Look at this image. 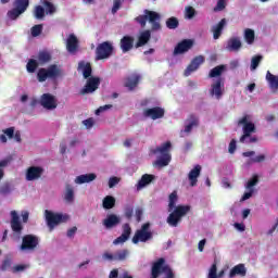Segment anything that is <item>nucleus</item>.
I'll return each instance as SVG.
<instances>
[{
	"instance_id": "052dcab7",
	"label": "nucleus",
	"mask_w": 278,
	"mask_h": 278,
	"mask_svg": "<svg viewBox=\"0 0 278 278\" xmlns=\"http://www.w3.org/2000/svg\"><path fill=\"white\" fill-rule=\"evenodd\" d=\"M125 216L128 220L134 216V207L128 206L125 208Z\"/></svg>"
},
{
	"instance_id": "5fc2aeb1",
	"label": "nucleus",
	"mask_w": 278,
	"mask_h": 278,
	"mask_svg": "<svg viewBox=\"0 0 278 278\" xmlns=\"http://www.w3.org/2000/svg\"><path fill=\"white\" fill-rule=\"evenodd\" d=\"M102 260H104L105 262H116V256L115 254H112L110 252H104L102 254Z\"/></svg>"
},
{
	"instance_id": "774afa93",
	"label": "nucleus",
	"mask_w": 278,
	"mask_h": 278,
	"mask_svg": "<svg viewBox=\"0 0 278 278\" xmlns=\"http://www.w3.org/2000/svg\"><path fill=\"white\" fill-rule=\"evenodd\" d=\"M21 216H22L23 223H27V220H29V212H27V211H22Z\"/></svg>"
},
{
	"instance_id": "a878e982",
	"label": "nucleus",
	"mask_w": 278,
	"mask_h": 278,
	"mask_svg": "<svg viewBox=\"0 0 278 278\" xmlns=\"http://www.w3.org/2000/svg\"><path fill=\"white\" fill-rule=\"evenodd\" d=\"M155 179V175L144 174L141 176L140 180L136 185L138 191L142 190V188H147L149 184H151Z\"/></svg>"
},
{
	"instance_id": "79ce46f5",
	"label": "nucleus",
	"mask_w": 278,
	"mask_h": 278,
	"mask_svg": "<svg viewBox=\"0 0 278 278\" xmlns=\"http://www.w3.org/2000/svg\"><path fill=\"white\" fill-rule=\"evenodd\" d=\"M34 16L38 21L45 18V8H42L41 5H37L34 11Z\"/></svg>"
},
{
	"instance_id": "f704fd0d",
	"label": "nucleus",
	"mask_w": 278,
	"mask_h": 278,
	"mask_svg": "<svg viewBox=\"0 0 278 278\" xmlns=\"http://www.w3.org/2000/svg\"><path fill=\"white\" fill-rule=\"evenodd\" d=\"M244 40L247 45H253V42H255V30L247 28L244 30Z\"/></svg>"
},
{
	"instance_id": "49530a36",
	"label": "nucleus",
	"mask_w": 278,
	"mask_h": 278,
	"mask_svg": "<svg viewBox=\"0 0 278 278\" xmlns=\"http://www.w3.org/2000/svg\"><path fill=\"white\" fill-rule=\"evenodd\" d=\"M260 182V177L257 175H254L247 184L245 188L248 190H253L254 186H257V184Z\"/></svg>"
},
{
	"instance_id": "ddd939ff",
	"label": "nucleus",
	"mask_w": 278,
	"mask_h": 278,
	"mask_svg": "<svg viewBox=\"0 0 278 278\" xmlns=\"http://www.w3.org/2000/svg\"><path fill=\"white\" fill-rule=\"evenodd\" d=\"M164 114H166V111L161 106H154L143 111L144 118H151L152 121L164 118Z\"/></svg>"
},
{
	"instance_id": "393cba45",
	"label": "nucleus",
	"mask_w": 278,
	"mask_h": 278,
	"mask_svg": "<svg viewBox=\"0 0 278 278\" xmlns=\"http://www.w3.org/2000/svg\"><path fill=\"white\" fill-rule=\"evenodd\" d=\"M78 71H83V77L85 79H90L92 77V65L86 61H80L78 63Z\"/></svg>"
},
{
	"instance_id": "39448f33",
	"label": "nucleus",
	"mask_w": 278,
	"mask_h": 278,
	"mask_svg": "<svg viewBox=\"0 0 278 278\" xmlns=\"http://www.w3.org/2000/svg\"><path fill=\"white\" fill-rule=\"evenodd\" d=\"M46 223L49 227V231H53L61 223H66L70 218L68 215L62 213H53L52 211H45Z\"/></svg>"
},
{
	"instance_id": "9d476101",
	"label": "nucleus",
	"mask_w": 278,
	"mask_h": 278,
	"mask_svg": "<svg viewBox=\"0 0 278 278\" xmlns=\"http://www.w3.org/2000/svg\"><path fill=\"white\" fill-rule=\"evenodd\" d=\"M211 97H215L217 101L223 99V94H225V78L219 77L213 80L210 89Z\"/></svg>"
},
{
	"instance_id": "7c9ffc66",
	"label": "nucleus",
	"mask_w": 278,
	"mask_h": 278,
	"mask_svg": "<svg viewBox=\"0 0 278 278\" xmlns=\"http://www.w3.org/2000/svg\"><path fill=\"white\" fill-rule=\"evenodd\" d=\"M225 71H227V65H217L210 71L208 77L211 79H214L215 77H217V79H218L220 77V75H223V73H225Z\"/></svg>"
},
{
	"instance_id": "09e8293b",
	"label": "nucleus",
	"mask_w": 278,
	"mask_h": 278,
	"mask_svg": "<svg viewBox=\"0 0 278 278\" xmlns=\"http://www.w3.org/2000/svg\"><path fill=\"white\" fill-rule=\"evenodd\" d=\"M185 16L186 18L192 20L193 16H197V10H194L192 7H187L185 9Z\"/></svg>"
},
{
	"instance_id": "2f4dec72",
	"label": "nucleus",
	"mask_w": 278,
	"mask_h": 278,
	"mask_svg": "<svg viewBox=\"0 0 278 278\" xmlns=\"http://www.w3.org/2000/svg\"><path fill=\"white\" fill-rule=\"evenodd\" d=\"M266 80L268 81L269 88H271V90H278V76L271 74L270 71H268L266 74Z\"/></svg>"
},
{
	"instance_id": "c85d7f7f",
	"label": "nucleus",
	"mask_w": 278,
	"mask_h": 278,
	"mask_svg": "<svg viewBox=\"0 0 278 278\" xmlns=\"http://www.w3.org/2000/svg\"><path fill=\"white\" fill-rule=\"evenodd\" d=\"M94 179H97V174L94 173L84 174L76 177L75 184H79V185L90 184V181H94Z\"/></svg>"
},
{
	"instance_id": "de8ad7c7",
	"label": "nucleus",
	"mask_w": 278,
	"mask_h": 278,
	"mask_svg": "<svg viewBox=\"0 0 278 278\" xmlns=\"http://www.w3.org/2000/svg\"><path fill=\"white\" fill-rule=\"evenodd\" d=\"M42 5H45L48 14L55 13V5H53V3H51V2H49V0H43Z\"/></svg>"
},
{
	"instance_id": "f3484780",
	"label": "nucleus",
	"mask_w": 278,
	"mask_h": 278,
	"mask_svg": "<svg viewBox=\"0 0 278 278\" xmlns=\"http://www.w3.org/2000/svg\"><path fill=\"white\" fill-rule=\"evenodd\" d=\"M203 62H205V56L203 55L195 56L185 70V73H184L185 77H190V75H192V73H194V71H197L199 66L203 64Z\"/></svg>"
},
{
	"instance_id": "2eb2a0df",
	"label": "nucleus",
	"mask_w": 278,
	"mask_h": 278,
	"mask_svg": "<svg viewBox=\"0 0 278 278\" xmlns=\"http://www.w3.org/2000/svg\"><path fill=\"white\" fill-rule=\"evenodd\" d=\"M45 173V168L40 166H30L26 170V181H36V179H40L42 174Z\"/></svg>"
},
{
	"instance_id": "dca6fc26",
	"label": "nucleus",
	"mask_w": 278,
	"mask_h": 278,
	"mask_svg": "<svg viewBox=\"0 0 278 278\" xmlns=\"http://www.w3.org/2000/svg\"><path fill=\"white\" fill-rule=\"evenodd\" d=\"M11 229L16 236L23 233V224H21V217H18L16 211H11Z\"/></svg>"
},
{
	"instance_id": "e433bc0d",
	"label": "nucleus",
	"mask_w": 278,
	"mask_h": 278,
	"mask_svg": "<svg viewBox=\"0 0 278 278\" xmlns=\"http://www.w3.org/2000/svg\"><path fill=\"white\" fill-rule=\"evenodd\" d=\"M165 25L167 29H177V27H179V20L175 16H172L166 20Z\"/></svg>"
},
{
	"instance_id": "4be33fe9",
	"label": "nucleus",
	"mask_w": 278,
	"mask_h": 278,
	"mask_svg": "<svg viewBox=\"0 0 278 278\" xmlns=\"http://www.w3.org/2000/svg\"><path fill=\"white\" fill-rule=\"evenodd\" d=\"M77 49H79V39L75 34H71L66 41V50L68 53H76Z\"/></svg>"
},
{
	"instance_id": "6e6552de",
	"label": "nucleus",
	"mask_w": 278,
	"mask_h": 278,
	"mask_svg": "<svg viewBox=\"0 0 278 278\" xmlns=\"http://www.w3.org/2000/svg\"><path fill=\"white\" fill-rule=\"evenodd\" d=\"M13 9L8 11L7 16L11 21H16L21 14H25L27 12V8H29V0H14Z\"/></svg>"
},
{
	"instance_id": "20e7f679",
	"label": "nucleus",
	"mask_w": 278,
	"mask_h": 278,
	"mask_svg": "<svg viewBox=\"0 0 278 278\" xmlns=\"http://www.w3.org/2000/svg\"><path fill=\"white\" fill-rule=\"evenodd\" d=\"M62 77V70L58 65L52 64L48 68L41 67L37 72V79L40 83L47 81V79H58Z\"/></svg>"
},
{
	"instance_id": "9b49d317",
	"label": "nucleus",
	"mask_w": 278,
	"mask_h": 278,
	"mask_svg": "<svg viewBox=\"0 0 278 278\" xmlns=\"http://www.w3.org/2000/svg\"><path fill=\"white\" fill-rule=\"evenodd\" d=\"M40 244V239L35 235H25L22 238V244L20 249L22 251H36Z\"/></svg>"
},
{
	"instance_id": "603ef678",
	"label": "nucleus",
	"mask_w": 278,
	"mask_h": 278,
	"mask_svg": "<svg viewBox=\"0 0 278 278\" xmlns=\"http://www.w3.org/2000/svg\"><path fill=\"white\" fill-rule=\"evenodd\" d=\"M12 267V261L10 258H5L2 262V265L0 267V270H2L3 273H5V270H10V268Z\"/></svg>"
},
{
	"instance_id": "6e6d98bb",
	"label": "nucleus",
	"mask_w": 278,
	"mask_h": 278,
	"mask_svg": "<svg viewBox=\"0 0 278 278\" xmlns=\"http://www.w3.org/2000/svg\"><path fill=\"white\" fill-rule=\"evenodd\" d=\"M12 192V187L10 184H4L0 187V194H10Z\"/></svg>"
},
{
	"instance_id": "0eeeda50",
	"label": "nucleus",
	"mask_w": 278,
	"mask_h": 278,
	"mask_svg": "<svg viewBox=\"0 0 278 278\" xmlns=\"http://www.w3.org/2000/svg\"><path fill=\"white\" fill-rule=\"evenodd\" d=\"M151 224L146 223L141 226L140 229L136 230L132 237V244H138L139 242H149L153 240V232L150 231Z\"/></svg>"
},
{
	"instance_id": "6ab92c4d",
	"label": "nucleus",
	"mask_w": 278,
	"mask_h": 278,
	"mask_svg": "<svg viewBox=\"0 0 278 278\" xmlns=\"http://www.w3.org/2000/svg\"><path fill=\"white\" fill-rule=\"evenodd\" d=\"M134 42H136L134 36L126 35L119 40V49L124 53H129L134 49Z\"/></svg>"
},
{
	"instance_id": "0e129e2a",
	"label": "nucleus",
	"mask_w": 278,
	"mask_h": 278,
	"mask_svg": "<svg viewBox=\"0 0 278 278\" xmlns=\"http://www.w3.org/2000/svg\"><path fill=\"white\" fill-rule=\"evenodd\" d=\"M105 110H112V104H106V105L100 106L96 111V114L99 116V114H101V112H105Z\"/></svg>"
},
{
	"instance_id": "aec40b11",
	"label": "nucleus",
	"mask_w": 278,
	"mask_h": 278,
	"mask_svg": "<svg viewBox=\"0 0 278 278\" xmlns=\"http://www.w3.org/2000/svg\"><path fill=\"white\" fill-rule=\"evenodd\" d=\"M129 236H131V226L124 224L122 235L113 241V244H125L129 240Z\"/></svg>"
},
{
	"instance_id": "f257e3e1",
	"label": "nucleus",
	"mask_w": 278,
	"mask_h": 278,
	"mask_svg": "<svg viewBox=\"0 0 278 278\" xmlns=\"http://www.w3.org/2000/svg\"><path fill=\"white\" fill-rule=\"evenodd\" d=\"M162 15L155 11H151L149 9L143 10L142 15H138L135 17V22L140 25V27H147V22L151 24V29H146L140 33L138 40L135 45L136 49H140V47H144V45L149 43L151 40V31H160L162 30Z\"/></svg>"
},
{
	"instance_id": "864d4df0",
	"label": "nucleus",
	"mask_w": 278,
	"mask_h": 278,
	"mask_svg": "<svg viewBox=\"0 0 278 278\" xmlns=\"http://www.w3.org/2000/svg\"><path fill=\"white\" fill-rule=\"evenodd\" d=\"M227 7L226 0H218L216 7L214 8L215 12H223Z\"/></svg>"
},
{
	"instance_id": "5701e85b",
	"label": "nucleus",
	"mask_w": 278,
	"mask_h": 278,
	"mask_svg": "<svg viewBox=\"0 0 278 278\" xmlns=\"http://www.w3.org/2000/svg\"><path fill=\"white\" fill-rule=\"evenodd\" d=\"M201 176V165H195L188 175L191 188H194L199 182V177Z\"/></svg>"
},
{
	"instance_id": "3c124183",
	"label": "nucleus",
	"mask_w": 278,
	"mask_h": 278,
	"mask_svg": "<svg viewBox=\"0 0 278 278\" xmlns=\"http://www.w3.org/2000/svg\"><path fill=\"white\" fill-rule=\"evenodd\" d=\"M123 5V0H113L112 14H116Z\"/></svg>"
},
{
	"instance_id": "4d7b16f0",
	"label": "nucleus",
	"mask_w": 278,
	"mask_h": 278,
	"mask_svg": "<svg viewBox=\"0 0 278 278\" xmlns=\"http://www.w3.org/2000/svg\"><path fill=\"white\" fill-rule=\"evenodd\" d=\"M265 161H266V155H264V154H260V155L250 160V162L252 164H261V162H265Z\"/></svg>"
},
{
	"instance_id": "58836bf2",
	"label": "nucleus",
	"mask_w": 278,
	"mask_h": 278,
	"mask_svg": "<svg viewBox=\"0 0 278 278\" xmlns=\"http://www.w3.org/2000/svg\"><path fill=\"white\" fill-rule=\"evenodd\" d=\"M129 255V250H119L115 253V262H125Z\"/></svg>"
},
{
	"instance_id": "cd10ccee",
	"label": "nucleus",
	"mask_w": 278,
	"mask_h": 278,
	"mask_svg": "<svg viewBox=\"0 0 278 278\" xmlns=\"http://www.w3.org/2000/svg\"><path fill=\"white\" fill-rule=\"evenodd\" d=\"M225 25H227V20L222 18L217 25L213 26V38L214 40H218L223 35V29H225Z\"/></svg>"
},
{
	"instance_id": "1a4fd4ad",
	"label": "nucleus",
	"mask_w": 278,
	"mask_h": 278,
	"mask_svg": "<svg viewBox=\"0 0 278 278\" xmlns=\"http://www.w3.org/2000/svg\"><path fill=\"white\" fill-rule=\"evenodd\" d=\"M114 54V45L112 41H103L96 48V60H108Z\"/></svg>"
},
{
	"instance_id": "72a5a7b5",
	"label": "nucleus",
	"mask_w": 278,
	"mask_h": 278,
	"mask_svg": "<svg viewBox=\"0 0 278 278\" xmlns=\"http://www.w3.org/2000/svg\"><path fill=\"white\" fill-rule=\"evenodd\" d=\"M37 60L39 64H48V62H51V53L48 51H40L37 55Z\"/></svg>"
},
{
	"instance_id": "bb28decb",
	"label": "nucleus",
	"mask_w": 278,
	"mask_h": 278,
	"mask_svg": "<svg viewBox=\"0 0 278 278\" xmlns=\"http://www.w3.org/2000/svg\"><path fill=\"white\" fill-rule=\"evenodd\" d=\"M247 277V267L244 264H238L230 269L229 278L233 277Z\"/></svg>"
},
{
	"instance_id": "338daca9",
	"label": "nucleus",
	"mask_w": 278,
	"mask_h": 278,
	"mask_svg": "<svg viewBox=\"0 0 278 278\" xmlns=\"http://www.w3.org/2000/svg\"><path fill=\"white\" fill-rule=\"evenodd\" d=\"M77 233V227L74 226L67 230V238H73Z\"/></svg>"
},
{
	"instance_id": "c9c22d12",
	"label": "nucleus",
	"mask_w": 278,
	"mask_h": 278,
	"mask_svg": "<svg viewBox=\"0 0 278 278\" xmlns=\"http://www.w3.org/2000/svg\"><path fill=\"white\" fill-rule=\"evenodd\" d=\"M38 66H40V63L35 59H30L26 64V71L27 73H34L38 70Z\"/></svg>"
},
{
	"instance_id": "a19ab883",
	"label": "nucleus",
	"mask_w": 278,
	"mask_h": 278,
	"mask_svg": "<svg viewBox=\"0 0 278 278\" xmlns=\"http://www.w3.org/2000/svg\"><path fill=\"white\" fill-rule=\"evenodd\" d=\"M262 60H264V56L257 54V55H254L251 60V71H255L257 68V66H260Z\"/></svg>"
},
{
	"instance_id": "a211bd4d",
	"label": "nucleus",
	"mask_w": 278,
	"mask_h": 278,
	"mask_svg": "<svg viewBox=\"0 0 278 278\" xmlns=\"http://www.w3.org/2000/svg\"><path fill=\"white\" fill-rule=\"evenodd\" d=\"M194 47L192 39H184L174 49V55H181V53H188V50Z\"/></svg>"
},
{
	"instance_id": "37998d69",
	"label": "nucleus",
	"mask_w": 278,
	"mask_h": 278,
	"mask_svg": "<svg viewBox=\"0 0 278 278\" xmlns=\"http://www.w3.org/2000/svg\"><path fill=\"white\" fill-rule=\"evenodd\" d=\"M30 34L33 38H38L42 34V24H37L30 28Z\"/></svg>"
},
{
	"instance_id": "4c0bfd02",
	"label": "nucleus",
	"mask_w": 278,
	"mask_h": 278,
	"mask_svg": "<svg viewBox=\"0 0 278 278\" xmlns=\"http://www.w3.org/2000/svg\"><path fill=\"white\" fill-rule=\"evenodd\" d=\"M190 123L185 127V132L190 134L192 131V127H198L199 126V118L194 115H190Z\"/></svg>"
},
{
	"instance_id": "ea45409f",
	"label": "nucleus",
	"mask_w": 278,
	"mask_h": 278,
	"mask_svg": "<svg viewBox=\"0 0 278 278\" xmlns=\"http://www.w3.org/2000/svg\"><path fill=\"white\" fill-rule=\"evenodd\" d=\"M12 162V157H7L4 160L0 161V181L3 179L5 172H3L4 168Z\"/></svg>"
},
{
	"instance_id": "f8f14e48",
	"label": "nucleus",
	"mask_w": 278,
	"mask_h": 278,
	"mask_svg": "<svg viewBox=\"0 0 278 278\" xmlns=\"http://www.w3.org/2000/svg\"><path fill=\"white\" fill-rule=\"evenodd\" d=\"M101 86V78L99 77H90L87 79L85 87L80 90V94H91Z\"/></svg>"
},
{
	"instance_id": "680f3d73",
	"label": "nucleus",
	"mask_w": 278,
	"mask_h": 278,
	"mask_svg": "<svg viewBox=\"0 0 278 278\" xmlns=\"http://www.w3.org/2000/svg\"><path fill=\"white\" fill-rule=\"evenodd\" d=\"M3 134L8 136V138H14V127H10L3 130Z\"/></svg>"
},
{
	"instance_id": "bf43d9fd",
	"label": "nucleus",
	"mask_w": 278,
	"mask_h": 278,
	"mask_svg": "<svg viewBox=\"0 0 278 278\" xmlns=\"http://www.w3.org/2000/svg\"><path fill=\"white\" fill-rule=\"evenodd\" d=\"M236 149H237V141H236V139H232L228 147V153L233 155V153H236Z\"/></svg>"
},
{
	"instance_id": "4468645a",
	"label": "nucleus",
	"mask_w": 278,
	"mask_h": 278,
	"mask_svg": "<svg viewBox=\"0 0 278 278\" xmlns=\"http://www.w3.org/2000/svg\"><path fill=\"white\" fill-rule=\"evenodd\" d=\"M40 105H42L45 110H55V108H58V101L55 100V96L51 93H43L40 97Z\"/></svg>"
},
{
	"instance_id": "423d86ee",
	"label": "nucleus",
	"mask_w": 278,
	"mask_h": 278,
	"mask_svg": "<svg viewBox=\"0 0 278 278\" xmlns=\"http://www.w3.org/2000/svg\"><path fill=\"white\" fill-rule=\"evenodd\" d=\"M190 205H178L167 217V224L169 227H177L181 223V217L186 216L190 212Z\"/></svg>"
},
{
	"instance_id": "7ed1b4c3",
	"label": "nucleus",
	"mask_w": 278,
	"mask_h": 278,
	"mask_svg": "<svg viewBox=\"0 0 278 278\" xmlns=\"http://www.w3.org/2000/svg\"><path fill=\"white\" fill-rule=\"evenodd\" d=\"M173 147V143L170 141H166L162 143L160 147H156L155 149L151 150L152 155H162L154 162V166H157L159 168H164V166H168L170 164V149Z\"/></svg>"
},
{
	"instance_id": "f03ea898",
	"label": "nucleus",
	"mask_w": 278,
	"mask_h": 278,
	"mask_svg": "<svg viewBox=\"0 0 278 278\" xmlns=\"http://www.w3.org/2000/svg\"><path fill=\"white\" fill-rule=\"evenodd\" d=\"M238 127H242L243 135L239 141L241 144H255L257 142V136H252L257 131L255 123L251 121V115L245 114L237 122Z\"/></svg>"
},
{
	"instance_id": "13d9d810",
	"label": "nucleus",
	"mask_w": 278,
	"mask_h": 278,
	"mask_svg": "<svg viewBox=\"0 0 278 278\" xmlns=\"http://www.w3.org/2000/svg\"><path fill=\"white\" fill-rule=\"evenodd\" d=\"M83 125H85L87 129H92V127H94V119L92 117L87 118L83 121Z\"/></svg>"
},
{
	"instance_id": "8fccbe9b",
	"label": "nucleus",
	"mask_w": 278,
	"mask_h": 278,
	"mask_svg": "<svg viewBox=\"0 0 278 278\" xmlns=\"http://www.w3.org/2000/svg\"><path fill=\"white\" fill-rule=\"evenodd\" d=\"M218 267L216 266V263H214L211 268H210V271H208V276L207 278H218Z\"/></svg>"
},
{
	"instance_id": "c03bdc74",
	"label": "nucleus",
	"mask_w": 278,
	"mask_h": 278,
	"mask_svg": "<svg viewBox=\"0 0 278 278\" xmlns=\"http://www.w3.org/2000/svg\"><path fill=\"white\" fill-rule=\"evenodd\" d=\"M73 199H75V192L73 191V187H71V185H67L66 193H65V201L71 203V202H73Z\"/></svg>"
},
{
	"instance_id": "e2e57ef3",
	"label": "nucleus",
	"mask_w": 278,
	"mask_h": 278,
	"mask_svg": "<svg viewBox=\"0 0 278 278\" xmlns=\"http://www.w3.org/2000/svg\"><path fill=\"white\" fill-rule=\"evenodd\" d=\"M119 181L118 177H111L109 179V188H114Z\"/></svg>"
},
{
	"instance_id": "b1692460",
	"label": "nucleus",
	"mask_w": 278,
	"mask_h": 278,
	"mask_svg": "<svg viewBox=\"0 0 278 278\" xmlns=\"http://www.w3.org/2000/svg\"><path fill=\"white\" fill-rule=\"evenodd\" d=\"M138 84H140V75L132 74L131 76H128L126 78V81L124 84L125 88H128V90H136L138 88Z\"/></svg>"
},
{
	"instance_id": "412c9836",
	"label": "nucleus",
	"mask_w": 278,
	"mask_h": 278,
	"mask_svg": "<svg viewBox=\"0 0 278 278\" xmlns=\"http://www.w3.org/2000/svg\"><path fill=\"white\" fill-rule=\"evenodd\" d=\"M102 224L104 225L105 229H114V227L121 225V217L115 214H110L106 216L105 219H103Z\"/></svg>"
},
{
	"instance_id": "c756f323",
	"label": "nucleus",
	"mask_w": 278,
	"mask_h": 278,
	"mask_svg": "<svg viewBox=\"0 0 278 278\" xmlns=\"http://www.w3.org/2000/svg\"><path fill=\"white\" fill-rule=\"evenodd\" d=\"M242 48V41L240 38L233 37L228 40L227 49L228 51H239Z\"/></svg>"
},
{
	"instance_id": "a18cd8bd",
	"label": "nucleus",
	"mask_w": 278,
	"mask_h": 278,
	"mask_svg": "<svg viewBox=\"0 0 278 278\" xmlns=\"http://www.w3.org/2000/svg\"><path fill=\"white\" fill-rule=\"evenodd\" d=\"M176 203H177V191H173V192L169 194V203H168L169 212H170L172 210H175Z\"/></svg>"
},
{
	"instance_id": "69168bd1",
	"label": "nucleus",
	"mask_w": 278,
	"mask_h": 278,
	"mask_svg": "<svg viewBox=\"0 0 278 278\" xmlns=\"http://www.w3.org/2000/svg\"><path fill=\"white\" fill-rule=\"evenodd\" d=\"M250 192H245L242 198L241 201H248V199H251L253 197V189H249Z\"/></svg>"
},
{
	"instance_id": "473e14b6",
	"label": "nucleus",
	"mask_w": 278,
	"mask_h": 278,
	"mask_svg": "<svg viewBox=\"0 0 278 278\" xmlns=\"http://www.w3.org/2000/svg\"><path fill=\"white\" fill-rule=\"evenodd\" d=\"M116 205V199L112 195H106L102 201L104 210H112Z\"/></svg>"
}]
</instances>
